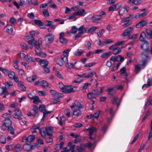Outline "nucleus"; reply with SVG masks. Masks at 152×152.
Returning <instances> with one entry per match:
<instances>
[{
    "mask_svg": "<svg viewBox=\"0 0 152 152\" xmlns=\"http://www.w3.org/2000/svg\"><path fill=\"white\" fill-rule=\"evenodd\" d=\"M148 47L149 44L147 41H145L141 45V48L144 50L141 55V57L143 62L142 65L145 64L149 58L148 55L150 51Z\"/></svg>",
    "mask_w": 152,
    "mask_h": 152,
    "instance_id": "obj_1",
    "label": "nucleus"
},
{
    "mask_svg": "<svg viewBox=\"0 0 152 152\" xmlns=\"http://www.w3.org/2000/svg\"><path fill=\"white\" fill-rule=\"evenodd\" d=\"M54 35L51 33L46 35L45 37V40L47 44L51 43L54 40Z\"/></svg>",
    "mask_w": 152,
    "mask_h": 152,
    "instance_id": "obj_2",
    "label": "nucleus"
},
{
    "mask_svg": "<svg viewBox=\"0 0 152 152\" xmlns=\"http://www.w3.org/2000/svg\"><path fill=\"white\" fill-rule=\"evenodd\" d=\"M147 63V61L145 64L142 65L143 62L142 61V58H141V60L140 61V63L141 64H138L135 66V70L137 74L140 71L141 69H143L145 67Z\"/></svg>",
    "mask_w": 152,
    "mask_h": 152,
    "instance_id": "obj_3",
    "label": "nucleus"
},
{
    "mask_svg": "<svg viewBox=\"0 0 152 152\" xmlns=\"http://www.w3.org/2000/svg\"><path fill=\"white\" fill-rule=\"evenodd\" d=\"M34 85L36 86H41L44 88H45L48 86V83L46 81L41 80L36 81L34 83Z\"/></svg>",
    "mask_w": 152,
    "mask_h": 152,
    "instance_id": "obj_4",
    "label": "nucleus"
},
{
    "mask_svg": "<svg viewBox=\"0 0 152 152\" xmlns=\"http://www.w3.org/2000/svg\"><path fill=\"white\" fill-rule=\"evenodd\" d=\"M67 58L66 57H63L61 56L60 58H58L56 61L57 64L60 66H62L64 63L67 62Z\"/></svg>",
    "mask_w": 152,
    "mask_h": 152,
    "instance_id": "obj_5",
    "label": "nucleus"
},
{
    "mask_svg": "<svg viewBox=\"0 0 152 152\" xmlns=\"http://www.w3.org/2000/svg\"><path fill=\"white\" fill-rule=\"evenodd\" d=\"M39 110L43 113V116L41 120L44 119V118L45 115L47 114H49L51 113V112L46 111L45 110V106L44 104H42L40 105L39 107Z\"/></svg>",
    "mask_w": 152,
    "mask_h": 152,
    "instance_id": "obj_6",
    "label": "nucleus"
},
{
    "mask_svg": "<svg viewBox=\"0 0 152 152\" xmlns=\"http://www.w3.org/2000/svg\"><path fill=\"white\" fill-rule=\"evenodd\" d=\"M70 106L72 110L75 109L76 107L80 109L83 108V107L81 104L80 103L77 101H75L74 103L72 104Z\"/></svg>",
    "mask_w": 152,
    "mask_h": 152,
    "instance_id": "obj_7",
    "label": "nucleus"
},
{
    "mask_svg": "<svg viewBox=\"0 0 152 152\" xmlns=\"http://www.w3.org/2000/svg\"><path fill=\"white\" fill-rule=\"evenodd\" d=\"M133 30V28L132 27L128 28L124 31L123 34L121 35V36L123 37L129 36L130 32H132Z\"/></svg>",
    "mask_w": 152,
    "mask_h": 152,
    "instance_id": "obj_8",
    "label": "nucleus"
},
{
    "mask_svg": "<svg viewBox=\"0 0 152 152\" xmlns=\"http://www.w3.org/2000/svg\"><path fill=\"white\" fill-rule=\"evenodd\" d=\"M26 40L29 45H32L33 44H35L36 41L34 40V38L32 36H27Z\"/></svg>",
    "mask_w": 152,
    "mask_h": 152,
    "instance_id": "obj_9",
    "label": "nucleus"
},
{
    "mask_svg": "<svg viewBox=\"0 0 152 152\" xmlns=\"http://www.w3.org/2000/svg\"><path fill=\"white\" fill-rule=\"evenodd\" d=\"M22 113L18 108L15 110L14 118L18 119H20Z\"/></svg>",
    "mask_w": 152,
    "mask_h": 152,
    "instance_id": "obj_10",
    "label": "nucleus"
},
{
    "mask_svg": "<svg viewBox=\"0 0 152 152\" xmlns=\"http://www.w3.org/2000/svg\"><path fill=\"white\" fill-rule=\"evenodd\" d=\"M102 18V17L100 15H94L91 18V20L93 23H99V20Z\"/></svg>",
    "mask_w": 152,
    "mask_h": 152,
    "instance_id": "obj_11",
    "label": "nucleus"
},
{
    "mask_svg": "<svg viewBox=\"0 0 152 152\" xmlns=\"http://www.w3.org/2000/svg\"><path fill=\"white\" fill-rule=\"evenodd\" d=\"M74 91L73 88L71 86H65L62 92L66 93H69L73 92Z\"/></svg>",
    "mask_w": 152,
    "mask_h": 152,
    "instance_id": "obj_12",
    "label": "nucleus"
},
{
    "mask_svg": "<svg viewBox=\"0 0 152 152\" xmlns=\"http://www.w3.org/2000/svg\"><path fill=\"white\" fill-rule=\"evenodd\" d=\"M6 27L7 28L6 30L7 32L10 34H12L13 30L12 25L11 24H7Z\"/></svg>",
    "mask_w": 152,
    "mask_h": 152,
    "instance_id": "obj_13",
    "label": "nucleus"
},
{
    "mask_svg": "<svg viewBox=\"0 0 152 152\" xmlns=\"http://www.w3.org/2000/svg\"><path fill=\"white\" fill-rule=\"evenodd\" d=\"M23 148L24 150L27 151H29L33 149L32 145L28 144H25L23 146Z\"/></svg>",
    "mask_w": 152,
    "mask_h": 152,
    "instance_id": "obj_14",
    "label": "nucleus"
},
{
    "mask_svg": "<svg viewBox=\"0 0 152 152\" xmlns=\"http://www.w3.org/2000/svg\"><path fill=\"white\" fill-rule=\"evenodd\" d=\"M76 12L77 15L82 16H84L87 14V12L83 9L80 10L79 11Z\"/></svg>",
    "mask_w": 152,
    "mask_h": 152,
    "instance_id": "obj_15",
    "label": "nucleus"
},
{
    "mask_svg": "<svg viewBox=\"0 0 152 152\" xmlns=\"http://www.w3.org/2000/svg\"><path fill=\"white\" fill-rule=\"evenodd\" d=\"M18 88L22 91H25L26 90V87L23 85V82L21 81L18 82Z\"/></svg>",
    "mask_w": 152,
    "mask_h": 152,
    "instance_id": "obj_16",
    "label": "nucleus"
},
{
    "mask_svg": "<svg viewBox=\"0 0 152 152\" xmlns=\"http://www.w3.org/2000/svg\"><path fill=\"white\" fill-rule=\"evenodd\" d=\"M150 105H152V96L150 97L147 100L145 107V109H147Z\"/></svg>",
    "mask_w": 152,
    "mask_h": 152,
    "instance_id": "obj_17",
    "label": "nucleus"
},
{
    "mask_svg": "<svg viewBox=\"0 0 152 152\" xmlns=\"http://www.w3.org/2000/svg\"><path fill=\"white\" fill-rule=\"evenodd\" d=\"M124 42V41H118L115 43L114 44L112 45L109 48V50H111L113 49V48L114 47L119 46L121 45Z\"/></svg>",
    "mask_w": 152,
    "mask_h": 152,
    "instance_id": "obj_18",
    "label": "nucleus"
},
{
    "mask_svg": "<svg viewBox=\"0 0 152 152\" xmlns=\"http://www.w3.org/2000/svg\"><path fill=\"white\" fill-rule=\"evenodd\" d=\"M111 101L113 104H116L118 107L119 106L121 102L120 100L119 99L115 97H113Z\"/></svg>",
    "mask_w": 152,
    "mask_h": 152,
    "instance_id": "obj_19",
    "label": "nucleus"
},
{
    "mask_svg": "<svg viewBox=\"0 0 152 152\" xmlns=\"http://www.w3.org/2000/svg\"><path fill=\"white\" fill-rule=\"evenodd\" d=\"M111 50H112L113 53L114 54H117L121 52V48L119 47H117L114 48H113V49Z\"/></svg>",
    "mask_w": 152,
    "mask_h": 152,
    "instance_id": "obj_20",
    "label": "nucleus"
},
{
    "mask_svg": "<svg viewBox=\"0 0 152 152\" xmlns=\"http://www.w3.org/2000/svg\"><path fill=\"white\" fill-rule=\"evenodd\" d=\"M73 62H72L71 63L67 62V64H66L67 66L70 69L72 68L75 64L76 63V61L75 60H73Z\"/></svg>",
    "mask_w": 152,
    "mask_h": 152,
    "instance_id": "obj_21",
    "label": "nucleus"
},
{
    "mask_svg": "<svg viewBox=\"0 0 152 152\" xmlns=\"http://www.w3.org/2000/svg\"><path fill=\"white\" fill-rule=\"evenodd\" d=\"M73 110V115H75L77 117H78L81 115V111L80 109H75Z\"/></svg>",
    "mask_w": 152,
    "mask_h": 152,
    "instance_id": "obj_22",
    "label": "nucleus"
},
{
    "mask_svg": "<svg viewBox=\"0 0 152 152\" xmlns=\"http://www.w3.org/2000/svg\"><path fill=\"white\" fill-rule=\"evenodd\" d=\"M87 28L84 27V25L81 26L78 29V31L79 32L82 34H84L87 32Z\"/></svg>",
    "mask_w": 152,
    "mask_h": 152,
    "instance_id": "obj_23",
    "label": "nucleus"
},
{
    "mask_svg": "<svg viewBox=\"0 0 152 152\" xmlns=\"http://www.w3.org/2000/svg\"><path fill=\"white\" fill-rule=\"evenodd\" d=\"M111 52H106L102 53L101 55V57L103 58L107 59L110 55Z\"/></svg>",
    "mask_w": 152,
    "mask_h": 152,
    "instance_id": "obj_24",
    "label": "nucleus"
},
{
    "mask_svg": "<svg viewBox=\"0 0 152 152\" xmlns=\"http://www.w3.org/2000/svg\"><path fill=\"white\" fill-rule=\"evenodd\" d=\"M3 124L8 127L11 126L12 123L10 119H7L3 121Z\"/></svg>",
    "mask_w": 152,
    "mask_h": 152,
    "instance_id": "obj_25",
    "label": "nucleus"
},
{
    "mask_svg": "<svg viewBox=\"0 0 152 152\" xmlns=\"http://www.w3.org/2000/svg\"><path fill=\"white\" fill-rule=\"evenodd\" d=\"M128 2L130 4H134L136 5H137L141 3L140 0H129Z\"/></svg>",
    "mask_w": 152,
    "mask_h": 152,
    "instance_id": "obj_26",
    "label": "nucleus"
},
{
    "mask_svg": "<svg viewBox=\"0 0 152 152\" xmlns=\"http://www.w3.org/2000/svg\"><path fill=\"white\" fill-rule=\"evenodd\" d=\"M37 130H40L39 126H33L31 129V132L33 134L37 132Z\"/></svg>",
    "mask_w": 152,
    "mask_h": 152,
    "instance_id": "obj_27",
    "label": "nucleus"
},
{
    "mask_svg": "<svg viewBox=\"0 0 152 152\" xmlns=\"http://www.w3.org/2000/svg\"><path fill=\"white\" fill-rule=\"evenodd\" d=\"M147 24L146 23L145 20H142L140 21L136 25V27L137 28H139L141 26H144Z\"/></svg>",
    "mask_w": 152,
    "mask_h": 152,
    "instance_id": "obj_28",
    "label": "nucleus"
},
{
    "mask_svg": "<svg viewBox=\"0 0 152 152\" xmlns=\"http://www.w3.org/2000/svg\"><path fill=\"white\" fill-rule=\"evenodd\" d=\"M146 37V35L145 32H142L141 33L140 37V40L142 42H144L145 41H146L145 40V37Z\"/></svg>",
    "mask_w": 152,
    "mask_h": 152,
    "instance_id": "obj_29",
    "label": "nucleus"
},
{
    "mask_svg": "<svg viewBox=\"0 0 152 152\" xmlns=\"http://www.w3.org/2000/svg\"><path fill=\"white\" fill-rule=\"evenodd\" d=\"M47 133L46 134L48 135V137L51 136L52 135V132L51 131L53 129V128L50 127H47Z\"/></svg>",
    "mask_w": 152,
    "mask_h": 152,
    "instance_id": "obj_30",
    "label": "nucleus"
},
{
    "mask_svg": "<svg viewBox=\"0 0 152 152\" xmlns=\"http://www.w3.org/2000/svg\"><path fill=\"white\" fill-rule=\"evenodd\" d=\"M88 129L89 131V135H92L93 133L96 132L97 130V129L94 126H91L88 127Z\"/></svg>",
    "mask_w": 152,
    "mask_h": 152,
    "instance_id": "obj_31",
    "label": "nucleus"
},
{
    "mask_svg": "<svg viewBox=\"0 0 152 152\" xmlns=\"http://www.w3.org/2000/svg\"><path fill=\"white\" fill-rule=\"evenodd\" d=\"M61 120L58 122L59 124L61 126H62L65 124V121H66V118L65 117L62 116L60 118Z\"/></svg>",
    "mask_w": 152,
    "mask_h": 152,
    "instance_id": "obj_32",
    "label": "nucleus"
},
{
    "mask_svg": "<svg viewBox=\"0 0 152 152\" xmlns=\"http://www.w3.org/2000/svg\"><path fill=\"white\" fill-rule=\"evenodd\" d=\"M37 79V76L34 75L32 76V77H27L26 80L27 81L30 82H34Z\"/></svg>",
    "mask_w": 152,
    "mask_h": 152,
    "instance_id": "obj_33",
    "label": "nucleus"
},
{
    "mask_svg": "<svg viewBox=\"0 0 152 152\" xmlns=\"http://www.w3.org/2000/svg\"><path fill=\"white\" fill-rule=\"evenodd\" d=\"M131 15L130 14H128L126 17L122 19L121 20V23H124L126 21H129L130 20Z\"/></svg>",
    "mask_w": 152,
    "mask_h": 152,
    "instance_id": "obj_34",
    "label": "nucleus"
},
{
    "mask_svg": "<svg viewBox=\"0 0 152 152\" xmlns=\"http://www.w3.org/2000/svg\"><path fill=\"white\" fill-rule=\"evenodd\" d=\"M146 32L148 35V38H152V32L150 29H147L146 30Z\"/></svg>",
    "mask_w": 152,
    "mask_h": 152,
    "instance_id": "obj_35",
    "label": "nucleus"
},
{
    "mask_svg": "<svg viewBox=\"0 0 152 152\" xmlns=\"http://www.w3.org/2000/svg\"><path fill=\"white\" fill-rule=\"evenodd\" d=\"M37 50V53L36 55L37 56H40L42 57H45L46 56V54L44 52L41 51V50L39 51Z\"/></svg>",
    "mask_w": 152,
    "mask_h": 152,
    "instance_id": "obj_36",
    "label": "nucleus"
},
{
    "mask_svg": "<svg viewBox=\"0 0 152 152\" xmlns=\"http://www.w3.org/2000/svg\"><path fill=\"white\" fill-rule=\"evenodd\" d=\"M64 144V142H61L60 144H56L55 146V148L57 150H58L61 149Z\"/></svg>",
    "mask_w": 152,
    "mask_h": 152,
    "instance_id": "obj_37",
    "label": "nucleus"
},
{
    "mask_svg": "<svg viewBox=\"0 0 152 152\" xmlns=\"http://www.w3.org/2000/svg\"><path fill=\"white\" fill-rule=\"evenodd\" d=\"M48 64V62L45 60L42 59L40 62V65L42 67L47 66Z\"/></svg>",
    "mask_w": 152,
    "mask_h": 152,
    "instance_id": "obj_38",
    "label": "nucleus"
},
{
    "mask_svg": "<svg viewBox=\"0 0 152 152\" xmlns=\"http://www.w3.org/2000/svg\"><path fill=\"white\" fill-rule=\"evenodd\" d=\"M152 83V80L151 78H148L147 81V84H144L142 86V88L144 87H149Z\"/></svg>",
    "mask_w": 152,
    "mask_h": 152,
    "instance_id": "obj_39",
    "label": "nucleus"
},
{
    "mask_svg": "<svg viewBox=\"0 0 152 152\" xmlns=\"http://www.w3.org/2000/svg\"><path fill=\"white\" fill-rule=\"evenodd\" d=\"M87 97L89 99H96V97L94 94V92L88 93L87 94Z\"/></svg>",
    "mask_w": 152,
    "mask_h": 152,
    "instance_id": "obj_40",
    "label": "nucleus"
},
{
    "mask_svg": "<svg viewBox=\"0 0 152 152\" xmlns=\"http://www.w3.org/2000/svg\"><path fill=\"white\" fill-rule=\"evenodd\" d=\"M47 128L45 129H43L42 130H39L40 133L42 137H45L47 133Z\"/></svg>",
    "mask_w": 152,
    "mask_h": 152,
    "instance_id": "obj_41",
    "label": "nucleus"
},
{
    "mask_svg": "<svg viewBox=\"0 0 152 152\" xmlns=\"http://www.w3.org/2000/svg\"><path fill=\"white\" fill-rule=\"evenodd\" d=\"M126 10L127 12V9L126 7L125 6L123 8H122L118 12V13L119 15L122 16L124 13L125 10Z\"/></svg>",
    "mask_w": 152,
    "mask_h": 152,
    "instance_id": "obj_42",
    "label": "nucleus"
},
{
    "mask_svg": "<svg viewBox=\"0 0 152 152\" xmlns=\"http://www.w3.org/2000/svg\"><path fill=\"white\" fill-rule=\"evenodd\" d=\"M25 59L26 61L29 62H35V60L33 59L32 57L28 55H26Z\"/></svg>",
    "mask_w": 152,
    "mask_h": 152,
    "instance_id": "obj_43",
    "label": "nucleus"
},
{
    "mask_svg": "<svg viewBox=\"0 0 152 152\" xmlns=\"http://www.w3.org/2000/svg\"><path fill=\"white\" fill-rule=\"evenodd\" d=\"M95 74L96 73L95 72H91L89 73L88 74L84 76V78H91L94 76V74Z\"/></svg>",
    "mask_w": 152,
    "mask_h": 152,
    "instance_id": "obj_44",
    "label": "nucleus"
},
{
    "mask_svg": "<svg viewBox=\"0 0 152 152\" xmlns=\"http://www.w3.org/2000/svg\"><path fill=\"white\" fill-rule=\"evenodd\" d=\"M98 28V27L95 26H92L88 30V32L89 33H92Z\"/></svg>",
    "mask_w": 152,
    "mask_h": 152,
    "instance_id": "obj_45",
    "label": "nucleus"
},
{
    "mask_svg": "<svg viewBox=\"0 0 152 152\" xmlns=\"http://www.w3.org/2000/svg\"><path fill=\"white\" fill-rule=\"evenodd\" d=\"M75 147V145H72V142H70L68 143V145L66 146V147L71 150V149H74Z\"/></svg>",
    "mask_w": 152,
    "mask_h": 152,
    "instance_id": "obj_46",
    "label": "nucleus"
},
{
    "mask_svg": "<svg viewBox=\"0 0 152 152\" xmlns=\"http://www.w3.org/2000/svg\"><path fill=\"white\" fill-rule=\"evenodd\" d=\"M48 4H50L49 6L51 7L54 9L56 8V5L52 0L49 1Z\"/></svg>",
    "mask_w": 152,
    "mask_h": 152,
    "instance_id": "obj_47",
    "label": "nucleus"
},
{
    "mask_svg": "<svg viewBox=\"0 0 152 152\" xmlns=\"http://www.w3.org/2000/svg\"><path fill=\"white\" fill-rule=\"evenodd\" d=\"M85 45L86 47L88 49H90L91 48V44L90 42L88 40H86L85 42Z\"/></svg>",
    "mask_w": 152,
    "mask_h": 152,
    "instance_id": "obj_48",
    "label": "nucleus"
},
{
    "mask_svg": "<svg viewBox=\"0 0 152 152\" xmlns=\"http://www.w3.org/2000/svg\"><path fill=\"white\" fill-rule=\"evenodd\" d=\"M7 91L6 88L0 87V94H7Z\"/></svg>",
    "mask_w": 152,
    "mask_h": 152,
    "instance_id": "obj_49",
    "label": "nucleus"
},
{
    "mask_svg": "<svg viewBox=\"0 0 152 152\" xmlns=\"http://www.w3.org/2000/svg\"><path fill=\"white\" fill-rule=\"evenodd\" d=\"M70 50L69 49H67L63 51V53L64 54H65V55H63L61 56L63 57H65L66 58L68 59V56L69 55V52Z\"/></svg>",
    "mask_w": 152,
    "mask_h": 152,
    "instance_id": "obj_50",
    "label": "nucleus"
},
{
    "mask_svg": "<svg viewBox=\"0 0 152 152\" xmlns=\"http://www.w3.org/2000/svg\"><path fill=\"white\" fill-rule=\"evenodd\" d=\"M34 45V47L35 48V51L36 52V54L37 53V50H38L39 51H40V48L39 47V45L38 44H36V42H35V44H33Z\"/></svg>",
    "mask_w": 152,
    "mask_h": 152,
    "instance_id": "obj_51",
    "label": "nucleus"
},
{
    "mask_svg": "<svg viewBox=\"0 0 152 152\" xmlns=\"http://www.w3.org/2000/svg\"><path fill=\"white\" fill-rule=\"evenodd\" d=\"M7 75L11 79H12L15 76V73L12 71H10Z\"/></svg>",
    "mask_w": 152,
    "mask_h": 152,
    "instance_id": "obj_52",
    "label": "nucleus"
},
{
    "mask_svg": "<svg viewBox=\"0 0 152 152\" xmlns=\"http://www.w3.org/2000/svg\"><path fill=\"white\" fill-rule=\"evenodd\" d=\"M9 22L11 24L14 25L16 23V20L15 18L12 17H11L10 19Z\"/></svg>",
    "mask_w": 152,
    "mask_h": 152,
    "instance_id": "obj_53",
    "label": "nucleus"
},
{
    "mask_svg": "<svg viewBox=\"0 0 152 152\" xmlns=\"http://www.w3.org/2000/svg\"><path fill=\"white\" fill-rule=\"evenodd\" d=\"M33 102L35 104H36L40 102V100L39 98L37 96H35L33 98Z\"/></svg>",
    "mask_w": 152,
    "mask_h": 152,
    "instance_id": "obj_54",
    "label": "nucleus"
},
{
    "mask_svg": "<svg viewBox=\"0 0 152 152\" xmlns=\"http://www.w3.org/2000/svg\"><path fill=\"white\" fill-rule=\"evenodd\" d=\"M78 30V29L75 26H73L72 27V29L70 30V33L73 34L76 33L77 31Z\"/></svg>",
    "mask_w": 152,
    "mask_h": 152,
    "instance_id": "obj_55",
    "label": "nucleus"
},
{
    "mask_svg": "<svg viewBox=\"0 0 152 152\" xmlns=\"http://www.w3.org/2000/svg\"><path fill=\"white\" fill-rule=\"evenodd\" d=\"M8 131L12 134L13 135L14 134V129L13 127L11 126L8 127Z\"/></svg>",
    "mask_w": 152,
    "mask_h": 152,
    "instance_id": "obj_56",
    "label": "nucleus"
},
{
    "mask_svg": "<svg viewBox=\"0 0 152 152\" xmlns=\"http://www.w3.org/2000/svg\"><path fill=\"white\" fill-rule=\"evenodd\" d=\"M37 93L40 96H45L46 95V93L44 91H38Z\"/></svg>",
    "mask_w": 152,
    "mask_h": 152,
    "instance_id": "obj_57",
    "label": "nucleus"
},
{
    "mask_svg": "<svg viewBox=\"0 0 152 152\" xmlns=\"http://www.w3.org/2000/svg\"><path fill=\"white\" fill-rule=\"evenodd\" d=\"M35 137L34 135H31L28 136V141L31 142L33 141L35 139Z\"/></svg>",
    "mask_w": 152,
    "mask_h": 152,
    "instance_id": "obj_58",
    "label": "nucleus"
},
{
    "mask_svg": "<svg viewBox=\"0 0 152 152\" xmlns=\"http://www.w3.org/2000/svg\"><path fill=\"white\" fill-rule=\"evenodd\" d=\"M100 112L101 111L99 110L95 113L94 114H93V119L95 118L97 119H98Z\"/></svg>",
    "mask_w": 152,
    "mask_h": 152,
    "instance_id": "obj_59",
    "label": "nucleus"
},
{
    "mask_svg": "<svg viewBox=\"0 0 152 152\" xmlns=\"http://www.w3.org/2000/svg\"><path fill=\"white\" fill-rule=\"evenodd\" d=\"M117 61H118L123 62L124 60V57L121 56V55H118L116 57Z\"/></svg>",
    "mask_w": 152,
    "mask_h": 152,
    "instance_id": "obj_60",
    "label": "nucleus"
},
{
    "mask_svg": "<svg viewBox=\"0 0 152 152\" xmlns=\"http://www.w3.org/2000/svg\"><path fill=\"white\" fill-rule=\"evenodd\" d=\"M46 142L47 143H50L53 141V139L51 136L45 137Z\"/></svg>",
    "mask_w": 152,
    "mask_h": 152,
    "instance_id": "obj_61",
    "label": "nucleus"
},
{
    "mask_svg": "<svg viewBox=\"0 0 152 152\" xmlns=\"http://www.w3.org/2000/svg\"><path fill=\"white\" fill-rule=\"evenodd\" d=\"M5 85L7 87H10L13 86V83L11 81H7L5 82Z\"/></svg>",
    "mask_w": 152,
    "mask_h": 152,
    "instance_id": "obj_62",
    "label": "nucleus"
},
{
    "mask_svg": "<svg viewBox=\"0 0 152 152\" xmlns=\"http://www.w3.org/2000/svg\"><path fill=\"white\" fill-rule=\"evenodd\" d=\"M117 5H112L108 9L109 11H115L116 7Z\"/></svg>",
    "mask_w": 152,
    "mask_h": 152,
    "instance_id": "obj_63",
    "label": "nucleus"
},
{
    "mask_svg": "<svg viewBox=\"0 0 152 152\" xmlns=\"http://www.w3.org/2000/svg\"><path fill=\"white\" fill-rule=\"evenodd\" d=\"M2 117L4 118H9L11 117V115L10 114L7 113H5L3 114L2 115Z\"/></svg>",
    "mask_w": 152,
    "mask_h": 152,
    "instance_id": "obj_64",
    "label": "nucleus"
}]
</instances>
